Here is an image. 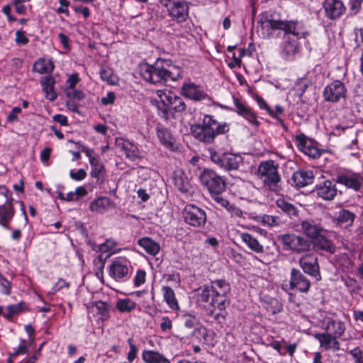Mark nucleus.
Returning a JSON list of instances; mask_svg holds the SVG:
<instances>
[{"label": "nucleus", "mask_w": 363, "mask_h": 363, "mask_svg": "<svg viewBox=\"0 0 363 363\" xmlns=\"http://www.w3.org/2000/svg\"><path fill=\"white\" fill-rule=\"evenodd\" d=\"M55 68L51 60L38 59L33 65V71L40 74H50Z\"/></svg>", "instance_id": "nucleus-36"}, {"label": "nucleus", "mask_w": 363, "mask_h": 363, "mask_svg": "<svg viewBox=\"0 0 363 363\" xmlns=\"http://www.w3.org/2000/svg\"><path fill=\"white\" fill-rule=\"evenodd\" d=\"M355 215L352 212L346 209H341L337 213L336 220L337 224L347 227L352 224Z\"/></svg>", "instance_id": "nucleus-40"}, {"label": "nucleus", "mask_w": 363, "mask_h": 363, "mask_svg": "<svg viewBox=\"0 0 363 363\" xmlns=\"http://www.w3.org/2000/svg\"><path fill=\"white\" fill-rule=\"evenodd\" d=\"M116 307L121 313H129L135 308L136 303L129 298L119 299Z\"/></svg>", "instance_id": "nucleus-45"}, {"label": "nucleus", "mask_w": 363, "mask_h": 363, "mask_svg": "<svg viewBox=\"0 0 363 363\" xmlns=\"http://www.w3.org/2000/svg\"><path fill=\"white\" fill-rule=\"evenodd\" d=\"M69 176L74 180L81 181L86 177V172L84 169H79L77 172L71 170Z\"/></svg>", "instance_id": "nucleus-58"}, {"label": "nucleus", "mask_w": 363, "mask_h": 363, "mask_svg": "<svg viewBox=\"0 0 363 363\" xmlns=\"http://www.w3.org/2000/svg\"><path fill=\"white\" fill-rule=\"evenodd\" d=\"M117 243L113 239H108L105 242L96 246V248H94V250H96L101 253L108 252L115 248Z\"/></svg>", "instance_id": "nucleus-47"}, {"label": "nucleus", "mask_w": 363, "mask_h": 363, "mask_svg": "<svg viewBox=\"0 0 363 363\" xmlns=\"http://www.w3.org/2000/svg\"><path fill=\"white\" fill-rule=\"evenodd\" d=\"M311 286V281L298 269L292 268L290 273L289 289L307 294Z\"/></svg>", "instance_id": "nucleus-14"}, {"label": "nucleus", "mask_w": 363, "mask_h": 363, "mask_svg": "<svg viewBox=\"0 0 363 363\" xmlns=\"http://www.w3.org/2000/svg\"><path fill=\"white\" fill-rule=\"evenodd\" d=\"M335 182L354 191H359L363 187V176L359 173L338 174L336 177Z\"/></svg>", "instance_id": "nucleus-16"}, {"label": "nucleus", "mask_w": 363, "mask_h": 363, "mask_svg": "<svg viewBox=\"0 0 363 363\" xmlns=\"http://www.w3.org/2000/svg\"><path fill=\"white\" fill-rule=\"evenodd\" d=\"M262 223L270 227L278 226L280 224V220L278 216L264 215L262 217Z\"/></svg>", "instance_id": "nucleus-49"}, {"label": "nucleus", "mask_w": 363, "mask_h": 363, "mask_svg": "<svg viewBox=\"0 0 363 363\" xmlns=\"http://www.w3.org/2000/svg\"><path fill=\"white\" fill-rule=\"evenodd\" d=\"M15 214L13 202H5L0 206V225L7 230H11L9 223Z\"/></svg>", "instance_id": "nucleus-26"}, {"label": "nucleus", "mask_w": 363, "mask_h": 363, "mask_svg": "<svg viewBox=\"0 0 363 363\" xmlns=\"http://www.w3.org/2000/svg\"><path fill=\"white\" fill-rule=\"evenodd\" d=\"M160 96L164 104L169 106L176 112H183L186 108L183 99L171 91H168L167 93L164 92Z\"/></svg>", "instance_id": "nucleus-22"}, {"label": "nucleus", "mask_w": 363, "mask_h": 363, "mask_svg": "<svg viewBox=\"0 0 363 363\" xmlns=\"http://www.w3.org/2000/svg\"><path fill=\"white\" fill-rule=\"evenodd\" d=\"M27 310V305L25 302L21 301L18 304L9 305L7 307L8 312L4 314L7 320H11L13 316Z\"/></svg>", "instance_id": "nucleus-42"}, {"label": "nucleus", "mask_w": 363, "mask_h": 363, "mask_svg": "<svg viewBox=\"0 0 363 363\" xmlns=\"http://www.w3.org/2000/svg\"><path fill=\"white\" fill-rule=\"evenodd\" d=\"M230 291V284L224 279L212 281L211 285H203L196 290V302L204 306L208 303L213 308L207 311L208 320L215 322L220 328L226 324V308L230 304L227 296Z\"/></svg>", "instance_id": "nucleus-1"}, {"label": "nucleus", "mask_w": 363, "mask_h": 363, "mask_svg": "<svg viewBox=\"0 0 363 363\" xmlns=\"http://www.w3.org/2000/svg\"><path fill=\"white\" fill-rule=\"evenodd\" d=\"M162 291L164 299L169 307L173 310L179 309V303L175 297L174 290L170 286H165L162 288Z\"/></svg>", "instance_id": "nucleus-38"}, {"label": "nucleus", "mask_w": 363, "mask_h": 363, "mask_svg": "<svg viewBox=\"0 0 363 363\" xmlns=\"http://www.w3.org/2000/svg\"><path fill=\"white\" fill-rule=\"evenodd\" d=\"M258 24L262 29L283 30L284 37L292 35L298 38H306L309 32L304 23L298 20H274L272 16L267 13H262L258 21Z\"/></svg>", "instance_id": "nucleus-4"}, {"label": "nucleus", "mask_w": 363, "mask_h": 363, "mask_svg": "<svg viewBox=\"0 0 363 363\" xmlns=\"http://www.w3.org/2000/svg\"><path fill=\"white\" fill-rule=\"evenodd\" d=\"M346 94L345 85L340 80L333 81L323 90L324 99L331 103H337L342 99H345Z\"/></svg>", "instance_id": "nucleus-12"}, {"label": "nucleus", "mask_w": 363, "mask_h": 363, "mask_svg": "<svg viewBox=\"0 0 363 363\" xmlns=\"http://www.w3.org/2000/svg\"><path fill=\"white\" fill-rule=\"evenodd\" d=\"M345 325L343 322L330 319L327 322L325 333H330L332 335L340 338L345 333Z\"/></svg>", "instance_id": "nucleus-32"}, {"label": "nucleus", "mask_w": 363, "mask_h": 363, "mask_svg": "<svg viewBox=\"0 0 363 363\" xmlns=\"http://www.w3.org/2000/svg\"><path fill=\"white\" fill-rule=\"evenodd\" d=\"M129 262L124 257L116 258L108 267V274L116 281H125L130 277Z\"/></svg>", "instance_id": "nucleus-11"}, {"label": "nucleus", "mask_w": 363, "mask_h": 363, "mask_svg": "<svg viewBox=\"0 0 363 363\" xmlns=\"http://www.w3.org/2000/svg\"><path fill=\"white\" fill-rule=\"evenodd\" d=\"M276 206L282 213L286 215L291 219H295L298 217L299 211L293 203L288 201L285 198L280 197L276 201Z\"/></svg>", "instance_id": "nucleus-28"}, {"label": "nucleus", "mask_w": 363, "mask_h": 363, "mask_svg": "<svg viewBox=\"0 0 363 363\" xmlns=\"http://www.w3.org/2000/svg\"><path fill=\"white\" fill-rule=\"evenodd\" d=\"M143 79L152 84H164L169 81H177L182 78V69L171 64L170 61L158 59L155 64L147 63L140 66Z\"/></svg>", "instance_id": "nucleus-2"}, {"label": "nucleus", "mask_w": 363, "mask_h": 363, "mask_svg": "<svg viewBox=\"0 0 363 363\" xmlns=\"http://www.w3.org/2000/svg\"><path fill=\"white\" fill-rule=\"evenodd\" d=\"M157 136L161 144L170 150H175V139L168 128L161 124L156 127Z\"/></svg>", "instance_id": "nucleus-24"}, {"label": "nucleus", "mask_w": 363, "mask_h": 363, "mask_svg": "<svg viewBox=\"0 0 363 363\" xmlns=\"http://www.w3.org/2000/svg\"><path fill=\"white\" fill-rule=\"evenodd\" d=\"M182 213L185 223L193 227H203L206 223L205 211L194 204L186 205Z\"/></svg>", "instance_id": "nucleus-10"}, {"label": "nucleus", "mask_w": 363, "mask_h": 363, "mask_svg": "<svg viewBox=\"0 0 363 363\" xmlns=\"http://www.w3.org/2000/svg\"><path fill=\"white\" fill-rule=\"evenodd\" d=\"M323 9L325 16L330 20L339 18L345 11V6L340 0H325Z\"/></svg>", "instance_id": "nucleus-17"}, {"label": "nucleus", "mask_w": 363, "mask_h": 363, "mask_svg": "<svg viewBox=\"0 0 363 363\" xmlns=\"http://www.w3.org/2000/svg\"><path fill=\"white\" fill-rule=\"evenodd\" d=\"M313 248L316 251H324L333 255L336 252V246L332 240H329L323 233L313 240Z\"/></svg>", "instance_id": "nucleus-25"}, {"label": "nucleus", "mask_w": 363, "mask_h": 363, "mask_svg": "<svg viewBox=\"0 0 363 363\" xmlns=\"http://www.w3.org/2000/svg\"><path fill=\"white\" fill-rule=\"evenodd\" d=\"M16 43L18 45H26L29 42L28 38L26 35V32L18 30L16 32Z\"/></svg>", "instance_id": "nucleus-53"}, {"label": "nucleus", "mask_w": 363, "mask_h": 363, "mask_svg": "<svg viewBox=\"0 0 363 363\" xmlns=\"http://www.w3.org/2000/svg\"><path fill=\"white\" fill-rule=\"evenodd\" d=\"M314 337L318 340L320 347L326 351L332 350L337 352L340 350V343L337 340L338 337L332 335L330 333H315Z\"/></svg>", "instance_id": "nucleus-20"}, {"label": "nucleus", "mask_w": 363, "mask_h": 363, "mask_svg": "<svg viewBox=\"0 0 363 363\" xmlns=\"http://www.w3.org/2000/svg\"><path fill=\"white\" fill-rule=\"evenodd\" d=\"M233 102L235 106V111L238 115L244 117L252 124L259 125L257 116L250 106L237 97H233Z\"/></svg>", "instance_id": "nucleus-23"}, {"label": "nucleus", "mask_w": 363, "mask_h": 363, "mask_svg": "<svg viewBox=\"0 0 363 363\" xmlns=\"http://www.w3.org/2000/svg\"><path fill=\"white\" fill-rule=\"evenodd\" d=\"M111 201L107 197H99L90 203V210L99 213L104 212L109 206Z\"/></svg>", "instance_id": "nucleus-41"}, {"label": "nucleus", "mask_w": 363, "mask_h": 363, "mask_svg": "<svg viewBox=\"0 0 363 363\" xmlns=\"http://www.w3.org/2000/svg\"><path fill=\"white\" fill-rule=\"evenodd\" d=\"M145 272L144 270H138L134 278V284L139 286L145 281Z\"/></svg>", "instance_id": "nucleus-60"}, {"label": "nucleus", "mask_w": 363, "mask_h": 363, "mask_svg": "<svg viewBox=\"0 0 363 363\" xmlns=\"http://www.w3.org/2000/svg\"><path fill=\"white\" fill-rule=\"evenodd\" d=\"M265 308L272 314H276L282 311L281 302L276 298H267L264 300Z\"/></svg>", "instance_id": "nucleus-43"}, {"label": "nucleus", "mask_w": 363, "mask_h": 363, "mask_svg": "<svg viewBox=\"0 0 363 363\" xmlns=\"http://www.w3.org/2000/svg\"><path fill=\"white\" fill-rule=\"evenodd\" d=\"M314 174L311 170L299 169L292 175V180L297 187H304L313 182Z\"/></svg>", "instance_id": "nucleus-27"}, {"label": "nucleus", "mask_w": 363, "mask_h": 363, "mask_svg": "<svg viewBox=\"0 0 363 363\" xmlns=\"http://www.w3.org/2000/svg\"><path fill=\"white\" fill-rule=\"evenodd\" d=\"M43 91L45 94V97L50 101H54L57 99V95L55 91L54 86L55 79L52 76L49 75L44 77L41 82Z\"/></svg>", "instance_id": "nucleus-31"}, {"label": "nucleus", "mask_w": 363, "mask_h": 363, "mask_svg": "<svg viewBox=\"0 0 363 363\" xmlns=\"http://www.w3.org/2000/svg\"><path fill=\"white\" fill-rule=\"evenodd\" d=\"M255 99L261 108L265 109L272 118L276 119L281 125V126L285 130H286V126L284 124V121L277 115V113L270 108V106L262 97L256 96Z\"/></svg>", "instance_id": "nucleus-44"}, {"label": "nucleus", "mask_w": 363, "mask_h": 363, "mask_svg": "<svg viewBox=\"0 0 363 363\" xmlns=\"http://www.w3.org/2000/svg\"><path fill=\"white\" fill-rule=\"evenodd\" d=\"M211 197L214 201L221 207L228 208L230 205L229 201L221 196V194H211Z\"/></svg>", "instance_id": "nucleus-54"}, {"label": "nucleus", "mask_w": 363, "mask_h": 363, "mask_svg": "<svg viewBox=\"0 0 363 363\" xmlns=\"http://www.w3.org/2000/svg\"><path fill=\"white\" fill-rule=\"evenodd\" d=\"M208 152L211 161L225 171L238 170L243 163V158L239 154L218 152L213 147L209 148Z\"/></svg>", "instance_id": "nucleus-6"}, {"label": "nucleus", "mask_w": 363, "mask_h": 363, "mask_svg": "<svg viewBox=\"0 0 363 363\" xmlns=\"http://www.w3.org/2000/svg\"><path fill=\"white\" fill-rule=\"evenodd\" d=\"M79 82V77L77 74H73L69 77V78L67 80V84L69 86V89H72L74 88L76 84Z\"/></svg>", "instance_id": "nucleus-63"}, {"label": "nucleus", "mask_w": 363, "mask_h": 363, "mask_svg": "<svg viewBox=\"0 0 363 363\" xmlns=\"http://www.w3.org/2000/svg\"><path fill=\"white\" fill-rule=\"evenodd\" d=\"M229 130L228 123H220L210 114H204L200 122L190 127L191 133L195 139L208 145L213 143L217 136L227 133Z\"/></svg>", "instance_id": "nucleus-3"}, {"label": "nucleus", "mask_w": 363, "mask_h": 363, "mask_svg": "<svg viewBox=\"0 0 363 363\" xmlns=\"http://www.w3.org/2000/svg\"><path fill=\"white\" fill-rule=\"evenodd\" d=\"M138 244L141 246L147 253L152 255H157L160 250L159 243L148 237L139 239Z\"/></svg>", "instance_id": "nucleus-37"}, {"label": "nucleus", "mask_w": 363, "mask_h": 363, "mask_svg": "<svg viewBox=\"0 0 363 363\" xmlns=\"http://www.w3.org/2000/svg\"><path fill=\"white\" fill-rule=\"evenodd\" d=\"M118 147L125 152V156L131 161L140 158V150L137 146L128 140L121 139L116 141Z\"/></svg>", "instance_id": "nucleus-30"}, {"label": "nucleus", "mask_w": 363, "mask_h": 363, "mask_svg": "<svg viewBox=\"0 0 363 363\" xmlns=\"http://www.w3.org/2000/svg\"><path fill=\"white\" fill-rule=\"evenodd\" d=\"M172 328V320L167 316H164L162 318V322L160 323V329L162 331L164 332L167 330H171Z\"/></svg>", "instance_id": "nucleus-61"}, {"label": "nucleus", "mask_w": 363, "mask_h": 363, "mask_svg": "<svg viewBox=\"0 0 363 363\" xmlns=\"http://www.w3.org/2000/svg\"><path fill=\"white\" fill-rule=\"evenodd\" d=\"M298 264L304 273L314 277L317 281L321 279L318 257L313 253L306 254L300 257Z\"/></svg>", "instance_id": "nucleus-13"}, {"label": "nucleus", "mask_w": 363, "mask_h": 363, "mask_svg": "<svg viewBox=\"0 0 363 363\" xmlns=\"http://www.w3.org/2000/svg\"><path fill=\"white\" fill-rule=\"evenodd\" d=\"M279 165L272 160L262 161L257 167V175L263 185L272 191L281 189V175L279 173Z\"/></svg>", "instance_id": "nucleus-5"}, {"label": "nucleus", "mask_w": 363, "mask_h": 363, "mask_svg": "<svg viewBox=\"0 0 363 363\" xmlns=\"http://www.w3.org/2000/svg\"><path fill=\"white\" fill-rule=\"evenodd\" d=\"M363 0H350L349 5L350 10L354 13H357L360 10Z\"/></svg>", "instance_id": "nucleus-62"}, {"label": "nucleus", "mask_w": 363, "mask_h": 363, "mask_svg": "<svg viewBox=\"0 0 363 363\" xmlns=\"http://www.w3.org/2000/svg\"><path fill=\"white\" fill-rule=\"evenodd\" d=\"M350 354L354 359L355 363H363V351L358 347L350 350Z\"/></svg>", "instance_id": "nucleus-56"}, {"label": "nucleus", "mask_w": 363, "mask_h": 363, "mask_svg": "<svg viewBox=\"0 0 363 363\" xmlns=\"http://www.w3.org/2000/svg\"><path fill=\"white\" fill-rule=\"evenodd\" d=\"M92 308H95L96 313L101 316V319L106 320L109 313V306L104 301H96L93 303Z\"/></svg>", "instance_id": "nucleus-46"}, {"label": "nucleus", "mask_w": 363, "mask_h": 363, "mask_svg": "<svg viewBox=\"0 0 363 363\" xmlns=\"http://www.w3.org/2000/svg\"><path fill=\"white\" fill-rule=\"evenodd\" d=\"M128 342L130 345V351L128 354V360L129 362H132L136 357L138 349L136 346L133 343V340L132 338H129Z\"/></svg>", "instance_id": "nucleus-57"}, {"label": "nucleus", "mask_w": 363, "mask_h": 363, "mask_svg": "<svg viewBox=\"0 0 363 363\" xmlns=\"http://www.w3.org/2000/svg\"><path fill=\"white\" fill-rule=\"evenodd\" d=\"M182 94L194 101H200L208 98V94L201 86L193 82L184 83L182 86Z\"/></svg>", "instance_id": "nucleus-18"}, {"label": "nucleus", "mask_w": 363, "mask_h": 363, "mask_svg": "<svg viewBox=\"0 0 363 363\" xmlns=\"http://www.w3.org/2000/svg\"><path fill=\"white\" fill-rule=\"evenodd\" d=\"M100 77L103 81L108 83H113V70L110 68H101L100 70Z\"/></svg>", "instance_id": "nucleus-51"}, {"label": "nucleus", "mask_w": 363, "mask_h": 363, "mask_svg": "<svg viewBox=\"0 0 363 363\" xmlns=\"http://www.w3.org/2000/svg\"><path fill=\"white\" fill-rule=\"evenodd\" d=\"M167 9L168 16L176 22L182 23L189 17V4L185 0H159Z\"/></svg>", "instance_id": "nucleus-9"}, {"label": "nucleus", "mask_w": 363, "mask_h": 363, "mask_svg": "<svg viewBox=\"0 0 363 363\" xmlns=\"http://www.w3.org/2000/svg\"><path fill=\"white\" fill-rule=\"evenodd\" d=\"M89 164L91 167V177L96 179L98 184H101L104 181L106 173L104 164L100 161L99 158L91 160Z\"/></svg>", "instance_id": "nucleus-29"}, {"label": "nucleus", "mask_w": 363, "mask_h": 363, "mask_svg": "<svg viewBox=\"0 0 363 363\" xmlns=\"http://www.w3.org/2000/svg\"><path fill=\"white\" fill-rule=\"evenodd\" d=\"M66 96L70 100L74 99L80 101L84 98V94L80 90L67 89L65 92Z\"/></svg>", "instance_id": "nucleus-52"}, {"label": "nucleus", "mask_w": 363, "mask_h": 363, "mask_svg": "<svg viewBox=\"0 0 363 363\" xmlns=\"http://www.w3.org/2000/svg\"><path fill=\"white\" fill-rule=\"evenodd\" d=\"M284 250L296 254L306 253L311 250L312 242L307 238L294 233H286L279 236Z\"/></svg>", "instance_id": "nucleus-7"}, {"label": "nucleus", "mask_w": 363, "mask_h": 363, "mask_svg": "<svg viewBox=\"0 0 363 363\" xmlns=\"http://www.w3.org/2000/svg\"><path fill=\"white\" fill-rule=\"evenodd\" d=\"M295 139L298 149L306 155L313 159L318 158L321 155L323 150L317 147L312 141L308 140L303 133L296 135Z\"/></svg>", "instance_id": "nucleus-15"}, {"label": "nucleus", "mask_w": 363, "mask_h": 363, "mask_svg": "<svg viewBox=\"0 0 363 363\" xmlns=\"http://www.w3.org/2000/svg\"><path fill=\"white\" fill-rule=\"evenodd\" d=\"M241 240L253 252L261 254L264 252L262 245L259 243L258 240L247 233H242L240 235Z\"/></svg>", "instance_id": "nucleus-35"}, {"label": "nucleus", "mask_w": 363, "mask_h": 363, "mask_svg": "<svg viewBox=\"0 0 363 363\" xmlns=\"http://www.w3.org/2000/svg\"><path fill=\"white\" fill-rule=\"evenodd\" d=\"M51 152L52 149L50 147H45L41 151L40 157V160L43 163L47 162L49 160Z\"/></svg>", "instance_id": "nucleus-64"}, {"label": "nucleus", "mask_w": 363, "mask_h": 363, "mask_svg": "<svg viewBox=\"0 0 363 363\" xmlns=\"http://www.w3.org/2000/svg\"><path fill=\"white\" fill-rule=\"evenodd\" d=\"M142 359L145 363H170L166 357L155 350H144Z\"/></svg>", "instance_id": "nucleus-34"}, {"label": "nucleus", "mask_w": 363, "mask_h": 363, "mask_svg": "<svg viewBox=\"0 0 363 363\" xmlns=\"http://www.w3.org/2000/svg\"><path fill=\"white\" fill-rule=\"evenodd\" d=\"M311 84V81L306 78H301L298 79L296 84V89L300 98L302 97L303 94Z\"/></svg>", "instance_id": "nucleus-48"}, {"label": "nucleus", "mask_w": 363, "mask_h": 363, "mask_svg": "<svg viewBox=\"0 0 363 363\" xmlns=\"http://www.w3.org/2000/svg\"><path fill=\"white\" fill-rule=\"evenodd\" d=\"M301 232L312 240L325 232L322 225L313 219H306L301 222Z\"/></svg>", "instance_id": "nucleus-19"}, {"label": "nucleus", "mask_w": 363, "mask_h": 363, "mask_svg": "<svg viewBox=\"0 0 363 363\" xmlns=\"http://www.w3.org/2000/svg\"><path fill=\"white\" fill-rule=\"evenodd\" d=\"M317 195L324 200H333L337 194L335 184L330 180H324L315 185Z\"/></svg>", "instance_id": "nucleus-21"}, {"label": "nucleus", "mask_w": 363, "mask_h": 363, "mask_svg": "<svg viewBox=\"0 0 363 363\" xmlns=\"http://www.w3.org/2000/svg\"><path fill=\"white\" fill-rule=\"evenodd\" d=\"M284 42L282 44V52L288 58L294 57L299 52V45L296 40L292 39L290 37H284Z\"/></svg>", "instance_id": "nucleus-33"}, {"label": "nucleus", "mask_w": 363, "mask_h": 363, "mask_svg": "<svg viewBox=\"0 0 363 363\" xmlns=\"http://www.w3.org/2000/svg\"><path fill=\"white\" fill-rule=\"evenodd\" d=\"M199 179L203 186H204L211 194H222L226 187L225 179L219 175L215 170L211 169H204L200 174Z\"/></svg>", "instance_id": "nucleus-8"}, {"label": "nucleus", "mask_w": 363, "mask_h": 363, "mask_svg": "<svg viewBox=\"0 0 363 363\" xmlns=\"http://www.w3.org/2000/svg\"><path fill=\"white\" fill-rule=\"evenodd\" d=\"M0 286L4 289L2 292L6 295H10L11 284L0 274Z\"/></svg>", "instance_id": "nucleus-59"}, {"label": "nucleus", "mask_w": 363, "mask_h": 363, "mask_svg": "<svg viewBox=\"0 0 363 363\" xmlns=\"http://www.w3.org/2000/svg\"><path fill=\"white\" fill-rule=\"evenodd\" d=\"M110 255H111V254H109V255H106L105 257H104L102 255H100L97 256L94 259V265L101 272H103V270L104 269L106 261L107 258H108L110 257Z\"/></svg>", "instance_id": "nucleus-55"}, {"label": "nucleus", "mask_w": 363, "mask_h": 363, "mask_svg": "<svg viewBox=\"0 0 363 363\" xmlns=\"http://www.w3.org/2000/svg\"><path fill=\"white\" fill-rule=\"evenodd\" d=\"M184 324L185 327L192 329L199 323L196 317L191 314H185L183 315Z\"/></svg>", "instance_id": "nucleus-50"}, {"label": "nucleus", "mask_w": 363, "mask_h": 363, "mask_svg": "<svg viewBox=\"0 0 363 363\" xmlns=\"http://www.w3.org/2000/svg\"><path fill=\"white\" fill-rule=\"evenodd\" d=\"M173 181L175 187L182 193H187L191 189L189 179L183 174H175Z\"/></svg>", "instance_id": "nucleus-39"}]
</instances>
